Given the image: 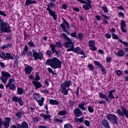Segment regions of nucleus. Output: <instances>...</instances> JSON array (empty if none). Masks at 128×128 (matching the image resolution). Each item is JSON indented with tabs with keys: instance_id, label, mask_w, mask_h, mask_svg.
Instances as JSON below:
<instances>
[{
	"instance_id": "nucleus-1",
	"label": "nucleus",
	"mask_w": 128,
	"mask_h": 128,
	"mask_svg": "<svg viewBox=\"0 0 128 128\" xmlns=\"http://www.w3.org/2000/svg\"><path fill=\"white\" fill-rule=\"evenodd\" d=\"M46 64L50 66L54 70H56V68H62V62L58 58L54 57L52 58L46 60Z\"/></svg>"
},
{
	"instance_id": "nucleus-2",
	"label": "nucleus",
	"mask_w": 128,
	"mask_h": 128,
	"mask_svg": "<svg viewBox=\"0 0 128 128\" xmlns=\"http://www.w3.org/2000/svg\"><path fill=\"white\" fill-rule=\"evenodd\" d=\"M72 84V81L70 80H66L64 82H62L60 84L61 88L60 89V90L61 92L63 94H64V96H68V91L70 90V88H68L66 89V88H70Z\"/></svg>"
},
{
	"instance_id": "nucleus-3",
	"label": "nucleus",
	"mask_w": 128,
	"mask_h": 128,
	"mask_svg": "<svg viewBox=\"0 0 128 128\" xmlns=\"http://www.w3.org/2000/svg\"><path fill=\"white\" fill-rule=\"evenodd\" d=\"M0 32L2 34V32H12V30H10V27L8 24L0 18Z\"/></svg>"
},
{
	"instance_id": "nucleus-4",
	"label": "nucleus",
	"mask_w": 128,
	"mask_h": 128,
	"mask_svg": "<svg viewBox=\"0 0 128 128\" xmlns=\"http://www.w3.org/2000/svg\"><path fill=\"white\" fill-rule=\"evenodd\" d=\"M63 46L68 48L66 50L67 52H72L74 48V43L70 38L66 40V42L63 43Z\"/></svg>"
},
{
	"instance_id": "nucleus-5",
	"label": "nucleus",
	"mask_w": 128,
	"mask_h": 128,
	"mask_svg": "<svg viewBox=\"0 0 128 128\" xmlns=\"http://www.w3.org/2000/svg\"><path fill=\"white\" fill-rule=\"evenodd\" d=\"M116 113L120 116H125L126 118H128V110L122 106H120V109H118L116 110Z\"/></svg>"
},
{
	"instance_id": "nucleus-6",
	"label": "nucleus",
	"mask_w": 128,
	"mask_h": 128,
	"mask_svg": "<svg viewBox=\"0 0 128 128\" xmlns=\"http://www.w3.org/2000/svg\"><path fill=\"white\" fill-rule=\"evenodd\" d=\"M106 118L108 120H110V122H112L115 124H118V116L114 114H108L106 116Z\"/></svg>"
},
{
	"instance_id": "nucleus-7",
	"label": "nucleus",
	"mask_w": 128,
	"mask_h": 128,
	"mask_svg": "<svg viewBox=\"0 0 128 128\" xmlns=\"http://www.w3.org/2000/svg\"><path fill=\"white\" fill-rule=\"evenodd\" d=\"M77 2H79L80 4H84L83 8L86 10H90V8H92V2L90 0H87V2L84 0H77Z\"/></svg>"
},
{
	"instance_id": "nucleus-8",
	"label": "nucleus",
	"mask_w": 128,
	"mask_h": 128,
	"mask_svg": "<svg viewBox=\"0 0 128 128\" xmlns=\"http://www.w3.org/2000/svg\"><path fill=\"white\" fill-rule=\"evenodd\" d=\"M12 119L10 117H6L5 118V121H3L2 118H0V128L2 126H4L5 128H10V121Z\"/></svg>"
},
{
	"instance_id": "nucleus-9",
	"label": "nucleus",
	"mask_w": 128,
	"mask_h": 128,
	"mask_svg": "<svg viewBox=\"0 0 128 128\" xmlns=\"http://www.w3.org/2000/svg\"><path fill=\"white\" fill-rule=\"evenodd\" d=\"M62 20L64 22V23H62L60 24V27L62 28L63 32H66V34H68L69 32L68 30H70V24L64 18H62Z\"/></svg>"
},
{
	"instance_id": "nucleus-10",
	"label": "nucleus",
	"mask_w": 128,
	"mask_h": 128,
	"mask_svg": "<svg viewBox=\"0 0 128 128\" xmlns=\"http://www.w3.org/2000/svg\"><path fill=\"white\" fill-rule=\"evenodd\" d=\"M1 76H2L0 78V80L5 84H6V82H8V78H10L11 76L10 74L8 72H1Z\"/></svg>"
},
{
	"instance_id": "nucleus-11",
	"label": "nucleus",
	"mask_w": 128,
	"mask_h": 128,
	"mask_svg": "<svg viewBox=\"0 0 128 128\" xmlns=\"http://www.w3.org/2000/svg\"><path fill=\"white\" fill-rule=\"evenodd\" d=\"M33 56L35 60H42L44 58V54L42 52H38L33 50Z\"/></svg>"
},
{
	"instance_id": "nucleus-12",
	"label": "nucleus",
	"mask_w": 128,
	"mask_h": 128,
	"mask_svg": "<svg viewBox=\"0 0 128 128\" xmlns=\"http://www.w3.org/2000/svg\"><path fill=\"white\" fill-rule=\"evenodd\" d=\"M10 128H28V124L26 122L24 121L22 122V124H16V125H12L10 126Z\"/></svg>"
},
{
	"instance_id": "nucleus-13",
	"label": "nucleus",
	"mask_w": 128,
	"mask_h": 128,
	"mask_svg": "<svg viewBox=\"0 0 128 128\" xmlns=\"http://www.w3.org/2000/svg\"><path fill=\"white\" fill-rule=\"evenodd\" d=\"M12 100L14 102H18L20 106H24V102H22V96L19 98L16 96H13L12 98Z\"/></svg>"
},
{
	"instance_id": "nucleus-14",
	"label": "nucleus",
	"mask_w": 128,
	"mask_h": 128,
	"mask_svg": "<svg viewBox=\"0 0 128 128\" xmlns=\"http://www.w3.org/2000/svg\"><path fill=\"white\" fill-rule=\"evenodd\" d=\"M46 10H48V12L49 14H50L51 16H52L54 20H56V12L50 10V4L48 5V8H46Z\"/></svg>"
},
{
	"instance_id": "nucleus-15",
	"label": "nucleus",
	"mask_w": 128,
	"mask_h": 128,
	"mask_svg": "<svg viewBox=\"0 0 128 128\" xmlns=\"http://www.w3.org/2000/svg\"><path fill=\"white\" fill-rule=\"evenodd\" d=\"M50 46L51 48L52 54H54V52H56V46H58V48H62V43L60 42H56V45L51 44H50Z\"/></svg>"
},
{
	"instance_id": "nucleus-16",
	"label": "nucleus",
	"mask_w": 128,
	"mask_h": 128,
	"mask_svg": "<svg viewBox=\"0 0 128 128\" xmlns=\"http://www.w3.org/2000/svg\"><path fill=\"white\" fill-rule=\"evenodd\" d=\"M33 70L34 68L32 66L26 65L24 68L25 74H30Z\"/></svg>"
},
{
	"instance_id": "nucleus-17",
	"label": "nucleus",
	"mask_w": 128,
	"mask_h": 128,
	"mask_svg": "<svg viewBox=\"0 0 128 128\" xmlns=\"http://www.w3.org/2000/svg\"><path fill=\"white\" fill-rule=\"evenodd\" d=\"M32 84L35 86V90H38L42 87V84L40 82L34 80L32 82Z\"/></svg>"
},
{
	"instance_id": "nucleus-18",
	"label": "nucleus",
	"mask_w": 128,
	"mask_h": 128,
	"mask_svg": "<svg viewBox=\"0 0 128 128\" xmlns=\"http://www.w3.org/2000/svg\"><path fill=\"white\" fill-rule=\"evenodd\" d=\"M72 52L78 54H84V50H82L80 47H76L75 48H74Z\"/></svg>"
},
{
	"instance_id": "nucleus-19",
	"label": "nucleus",
	"mask_w": 128,
	"mask_h": 128,
	"mask_svg": "<svg viewBox=\"0 0 128 128\" xmlns=\"http://www.w3.org/2000/svg\"><path fill=\"white\" fill-rule=\"evenodd\" d=\"M74 112L78 118H80V116H82V110H80V108H75L74 110Z\"/></svg>"
},
{
	"instance_id": "nucleus-20",
	"label": "nucleus",
	"mask_w": 128,
	"mask_h": 128,
	"mask_svg": "<svg viewBox=\"0 0 128 128\" xmlns=\"http://www.w3.org/2000/svg\"><path fill=\"white\" fill-rule=\"evenodd\" d=\"M121 30L123 32H126V24L124 20H122L120 23Z\"/></svg>"
},
{
	"instance_id": "nucleus-21",
	"label": "nucleus",
	"mask_w": 128,
	"mask_h": 128,
	"mask_svg": "<svg viewBox=\"0 0 128 128\" xmlns=\"http://www.w3.org/2000/svg\"><path fill=\"white\" fill-rule=\"evenodd\" d=\"M116 90L114 89L108 92V94L107 98H108H108H110V100H114V98L115 96H114V94L112 92H116Z\"/></svg>"
},
{
	"instance_id": "nucleus-22",
	"label": "nucleus",
	"mask_w": 128,
	"mask_h": 128,
	"mask_svg": "<svg viewBox=\"0 0 128 128\" xmlns=\"http://www.w3.org/2000/svg\"><path fill=\"white\" fill-rule=\"evenodd\" d=\"M114 54L118 58H122L124 56V51L122 50H118V52H114Z\"/></svg>"
},
{
	"instance_id": "nucleus-23",
	"label": "nucleus",
	"mask_w": 128,
	"mask_h": 128,
	"mask_svg": "<svg viewBox=\"0 0 128 128\" xmlns=\"http://www.w3.org/2000/svg\"><path fill=\"white\" fill-rule=\"evenodd\" d=\"M88 44L90 48H89L90 50H96V47L94 46V41H89Z\"/></svg>"
},
{
	"instance_id": "nucleus-24",
	"label": "nucleus",
	"mask_w": 128,
	"mask_h": 128,
	"mask_svg": "<svg viewBox=\"0 0 128 128\" xmlns=\"http://www.w3.org/2000/svg\"><path fill=\"white\" fill-rule=\"evenodd\" d=\"M86 104V102H82L78 104V106L82 110H86V108L84 107Z\"/></svg>"
},
{
	"instance_id": "nucleus-25",
	"label": "nucleus",
	"mask_w": 128,
	"mask_h": 128,
	"mask_svg": "<svg viewBox=\"0 0 128 128\" xmlns=\"http://www.w3.org/2000/svg\"><path fill=\"white\" fill-rule=\"evenodd\" d=\"M38 4L36 0H26L24 6H28L30 4Z\"/></svg>"
},
{
	"instance_id": "nucleus-26",
	"label": "nucleus",
	"mask_w": 128,
	"mask_h": 128,
	"mask_svg": "<svg viewBox=\"0 0 128 128\" xmlns=\"http://www.w3.org/2000/svg\"><path fill=\"white\" fill-rule=\"evenodd\" d=\"M40 116L44 118V120H50V118H52L50 114H41Z\"/></svg>"
},
{
	"instance_id": "nucleus-27",
	"label": "nucleus",
	"mask_w": 128,
	"mask_h": 128,
	"mask_svg": "<svg viewBox=\"0 0 128 128\" xmlns=\"http://www.w3.org/2000/svg\"><path fill=\"white\" fill-rule=\"evenodd\" d=\"M103 126L106 128H110L108 122L106 120H104L101 122Z\"/></svg>"
},
{
	"instance_id": "nucleus-28",
	"label": "nucleus",
	"mask_w": 128,
	"mask_h": 128,
	"mask_svg": "<svg viewBox=\"0 0 128 128\" xmlns=\"http://www.w3.org/2000/svg\"><path fill=\"white\" fill-rule=\"evenodd\" d=\"M50 104L51 106H58L60 104V102L56 100L50 99Z\"/></svg>"
},
{
	"instance_id": "nucleus-29",
	"label": "nucleus",
	"mask_w": 128,
	"mask_h": 128,
	"mask_svg": "<svg viewBox=\"0 0 128 128\" xmlns=\"http://www.w3.org/2000/svg\"><path fill=\"white\" fill-rule=\"evenodd\" d=\"M36 102H37L40 106H42L44 102V98L42 97L40 99H38Z\"/></svg>"
},
{
	"instance_id": "nucleus-30",
	"label": "nucleus",
	"mask_w": 128,
	"mask_h": 128,
	"mask_svg": "<svg viewBox=\"0 0 128 128\" xmlns=\"http://www.w3.org/2000/svg\"><path fill=\"white\" fill-rule=\"evenodd\" d=\"M6 88H8L10 90H14L16 89V85L14 84H7L6 85Z\"/></svg>"
},
{
	"instance_id": "nucleus-31",
	"label": "nucleus",
	"mask_w": 128,
	"mask_h": 128,
	"mask_svg": "<svg viewBox=\"0 0 128 128\" xmlns=\"http://www.w3.org/2000/svg\"><path fill=\"white\" fill-rule=\"evenodd\" d=\"M99 97L100 98H103L104 100H106V102H108V98L106 95L102 93H99Z\"/></svg>"
},
{
	"instance_id": "nucleus-32",
	"label": "nucleus",
	"mask_w": 128,
	"mask_h": 128,
	"mask_svg": "<svg viewBox=\"0 0 128 128\" xmlns=\"http://www.w3.org/2000/svg\"><path fill=\"white\" fill-rule=\"evenodd\" d=\"M33 96L35 98L36 101H37L38 100H40V95L38 93H34L33 94Z\"/></svg>"
},
{
	"instance_id": "nucleus-33",
	"label": "nucleus",
	"mask_w": 128,
	"mask_h": 128,
	"mask_svg": "<svg viewBox=\"0 0 128 128\" xmlns=\"http://www.w3.org/2000/svg\"><path fill=\"white\" fill-rule=\"evenodd\" d=\"M0 58H2V60H6V54L2 52H0Z\"/></svg>"
},
{
	"instance_id": "nucleus-34",
	"label": "nucleus",
	"mask_w": 128,
	"mask_h": 128,
	"mask_svg": "<svg viewBox=\"0 0 128 128\" xmlns=\"http://www.w3.org/2000/svg\"><path fill=\"white\" fill-rule=\"evenodd\" d=\"M14 58L10 54L7 52L6 53V60H14Z\"/></svg>"
},
{
	"instance_id": "nucleus-35",
	"label": "nucleus",
	"mask_w": 128,
	"mask_h": 128,
	"mask_svg": "<svg viewBox=\"0 0 128 128\" xmlns=\"http://www.w3.org/2000/svg\"><path fill=\"white\" fill-rule=\"evenodd\" d=\"M76 122H84V117H82L81 118H75Z\"/></svg>"
},
{
	"instance_id": "nucleus-36",
	"label": "nucleus",
	"mask_w": 128,
	"mask_h": 128,
	"mask_svg": "<svg viewBox=\"0 0 128 128\" xmlns=\"http://www.w3.org/2000/svg\"><path fill=\"white\" fill-rule=\"evenodd\" d=\"M18 94H24V89H22V88H18Z\"/></svg>"
},
{
	"instance_id": "nucleus-37",
	"label": "nucleus",
	"mask_w": 128,
	"mask_h": 128,
	"mask_svg": "<svg viewBox=\"0 0 128 128\" xmlns=\"http://www.w3.org/2000/svg\"><path fill=\"white\" fill-rule=\"evenodd\" d=\"M88 110L89 112H91V114H92L94 112V106H88Z\"/></svg>"
},
{
	"instance_id": "nucleus-38",
	"label": "nucleus",
	"mask_w": 128,
	"mask_h": 128,
	"mask_svg": "<svg viewBox=\"0 0 128 128\" xmlns=\"http://www.w3.org/2000/svg\"><path fill=\"white\" fill-rule=\"evenodd\" d=\"M83 38H84V35H82V34L79 33L78 34V35L77 36V37H76V38H77V40H82Z\"/></svg>"
},
{
	"instance_id": "nucleus-39",
	"label": "nucleus",
	"mask_w": 128,
	"mask_h": 128,
	"mask_svg": "<svg viewBox=\"0 0 128 128\" xmlns=\"http://www.w3.org/2000/svg\"><path fill=\"white\" fill-rule=\"evenodd\" d=\"M58 114L59 116H66V110H62L58 112Z\"/></svg>"
},
{
	"instance_id": "nucleus-40",
	"label": "nucleus",
	"mask_w": 128,
	"mask_h": 128,
	"mask_svg": "<svg viewBox=\"0 0 128 128\" xmlns=\"http://www.w3.org/2000/svg\"><path fill=\"white\" fill-rule=\"evenodd\" d=\"M28 50V47L26 45H25L24 50H23V54H26Z\"/></svg>"
},
{
	"instance_id": "nucleus-41",
	"label": "nucleus",
	"mask_w": 128,
	"mask_h": 128,
	"mask_svg": "<svg viewBox=\"0 0 128 128\" xmlns=\"http://www.w3.org/2000/svg\"><path fill=\"white\" fill-rule=\"evenodd\" d=\"M14 84V79L12 78H10L8 80V84Z\"/></svg>"
},
{
	"instance_id": "nucleus-42",
	"label": "nucleus",
	"mask_w": 128,
	"mask_h": 128,
	"mask_svg": "<svg viewBox=\"0 0 128 128\" xmlns=\"http://www.w3.org/2000/svg\"><path fill=\"white\" fill-rule=\"evenodd\" d=\"M62 38H65L66 40H68L70 38L68 36H66V34L65 33H62Z\"/></svg>"
},
{
	"instance_id": "nucleus-43",
	"label": "nucleus",
	"mask_w": 128,
	"mask_h": 128,
	"mask_svg": "<svg viewBox=\"0 0 128 128\" xmlns=\"http://www.w3.org/2000/svg\"><path fill=\"white\" fill-rule=\"evenodd\" d=\"M16 116L17 118H20L22 116V114L20 112H18L16 114Z\"/></svg>"
},
{
	"instance_id": "nucleus-44",
	"label": "nucleus",
	"mask_w": 128,
	"mask_h": 128,
	"mask_svg": "<svg viewBox=\"0 0 128 128\" xmlns=\"http://www.w3.org/2000/svg\"><path fill=\"white\" fill-rule=\"evenodd\" d=\"M35 80L38 82L40 80V75L38 74V73L36 72L35 75Z\"/></svg>"
},
{
	"instance_id": "nucleus-45",
	"label": "nucleus",
	"mask_w": 128,
	"mask_h": 128,
	"mask_svg": "<svg viewBox=\"0 0 128 128\" xmlns=\"http://www.w3.org/2000/svg\"><path fill=\"white\" fill-rule=\"evenodd\" d=\"M94 62L95 64H96V66H98V68H100L102 66V64H100V62H98V61L95 60L94 61Z\"/></svg>"
},
{
	"instance_id": "nucleus-46",
	"label": "nucleus",
	"mask_w": 128,
	"mask_h": 128,
	"mask_svg": "<svg viewBox=\"0 0 128 128\" xmlns=\"http://www.w3.org/2000/svg\"><path fill=\"white\" fill-rule=\"evenodd\" d=\"M118 42H122V44H124V46H127L128 48V42H123L120 39H118Z\"/></svg>"
},
{
	"instance_id": "nucleus-47",
	"label": "nucleus",
	"mask_w": 128,
	"mask_h": 128,
	"mask_svg": "<svg viewBox=\"0 0 128 128\" xmlns=\"http://www.w3.org/2000/svg\"><path fill=\"white\" fill-rule=\"evenodd\" d=\"M28 46H30V48H35L36 45H34V42H30L28 43Z\"/></svg>"
},
{
	"instance_id": "nucleus-48",
	"label": "nucleus",
	"mask_w": 128,
	"mask_h": 128,
	"mask_svg": "<svg viewBox=\"0 0 128 128\" xmlns=\"http://www.w3.org/2000/svg\"><path fill=\"white\" fill-rule=\"evenodd\" d=\"M100 68H101V70L102 74H106V68L102 66Z\"/></svg>"
},
{
	"instance_id": "nucleus-49",
	"label": "nucleus",
	"mask_w": 128,
	"mask_h": 128,
	"mask_svg": "<svg viewBox=\"0 0 128 128\" xmlns=\"http://www.w3.org/2000/svg\"><path fill=\"white\" fill-rule=\"evenodd\" d=\"M88 68H90V70H94V65H92V64H88Z\"/></svg>"
},
{
	"instance_id": "nucleus-50",
	"label": "nucleus",
	"mask_w": 128,
	"mask_h": 128,
	"mask_svg": "<svg viewBox=\"0 0 128 128\" xmlns=\"http://www.w3.org/2000/svg\"><path fill=\"white\" fill-rule=\"evenodd\" d=\"M84 124L86 126H90V122L88 120L84 121Z\"/></svg>"
},
{
	"instance_id": "nucleus-51",
	"label": "nucleus",
	"mask_w": 128,
	"mask_h": 128,
	"mask_svg": "<svg viewBox=\"0 0 128 128\" xmlns=\"http://www.w3.org/2000/svg\"><path fill=\"white\" fill-rule=\"evenodd\" d=\"M64 128H74L70 124H67L64 126Z\"/></svg>"
},
{
	"instance_id": "nucleus-52",
	"label": "nucleus",
	"mask_w": 128,
	"mask_h": 128,
	"mask_svg": "<svg viewBox=\"0 0 128 128\" xmlns=\"http://www.w3.org/2000/svg\"><path fill=\"white\" fill-rule=\"evenodd\" d=\"M102 9L104 12H108V8L106 6H102Z\"/></svg>"
},
{
	"instance_id": "nucleus-53",
	"label": "nucleus",
	"mask_w": 128,
	"mask_h": 128,
	"mask_svg": "<svg viewBox=\"0 0 128 128\" xmlns=\"http://www.w3.org/2000/svg\"><path fill=\"white\" fill-rule=\"evenodd\" d=\"M47 70L49 72H50V74H52L53 75H54V71H52V68H48Z\"/></svg>"
},
{
	"instance_id": "nucleus-54",
	"label": "nucleus",
	"mask_w": 128,
	"mask_h": 128,
	"mask_svg": "<svg viewBox=\"0 0 128 128\" xmlns=\"http://www.w3.org/2000/svg\"><path fill=\"white\" fill-rule=\"evenodd\" d=\"M112 38L114 40H118V37L116 34H112Z\"/></svg>"
},
{
	"instance_id": "nucleus-55",
	"label": "nucleus",
	"mask_w": 128,
	"mask_h": 128,
	"mask_svg": "<svg viewBox=\"0 0 128 128\" xmlns=\"http://www.w3.org/2000/svg\"><path fill=\"white\" fill-rule=\"evenodd\" d=\"M70 36H72V38H76V32H74L71 33Z\"/></svg>"
},
{
	"instance_id": "nucleus-56",
	"label": "nucleus",
	"mask_w": 128,
	"mask_h": 128,
	"mask_svg": "<svg viewBox=\"0 0 128 128\" xmlns=\"http://www.w3.org/2000/svg\"><path fill=\"white\" fill-rule=\"evenodd\" d=\"M8 46H10V44H4L3 46H2V50H6V48H8Z\"/></svg>"
},
{
	"instance_id": "nucleus-57",
	"label": "nucleus",
	"mask_w": 128,
	"mask_h": 128,
	"mask_svg": "<svg viewBox=\"0 0 128 128\" xmlns=\"http://www.w3.org/2000/svg\"><path fill=\"white\" fill-rule=\"evenodd\" d=\"M116 74L117 76H122V72L120 70H117L116 71Z\"/></svg>"
},
{
	"instance_id": "nucleus-58",
	"label": "nucleus",
	"mask_w": 128,
	"mask_h": 128,
	"mask_svg": "<svg viewBox=\"0 0 128 128\" xmlns=\"http://www.w3.org/2000/svg\"><path fill=\"white\" fill-rule=\"evenodd\" d=\"M55 122H60V124H62V122H64L63 120L62 119H54Z\"/></svg>"
},
{
	"instance_id": "nucleus-59",
	"label": "nucleus",
	"mask_w": 128,
	"mask_h": 128,
	"mask_svg": "<svg viewBox=\"0 0 128 128\" xmlns=\"http://www.w3.org/2000/svg\"><path fill=\"white\" fill-rule=\"evenodd\" d=\"M74 102L72 100H69V105L72 106H74Z\"/></svg>"
},
{
	"instance_id": "nucleus-60",
	"label": "nucleus",
	"mask_w": 128,
	"mask_h": 128,
	"mask_svg": "<svg viewBox=\"0 0 128 128\" xmlns=\"http://www.w3.org/2000/svg\"><path fill=\"white\" fill-rule=\"evenodd\" d=\"M106 60L107 62L110 63V62H112V58H110L108 56L106 57Z\"/></svg>"
},
{
	"instance_id": "nucleus-61",
	"label": "nucleus",
	"mask_w": 128,
	"mask_h": 128,
	"mask_svg": "<svg viewBox=\"0 0 128 128\" xmlns=\"http://www.w3.org/2000/svg\"><path fill=\"white\" fill-rule=\"evenodd\" d=\"M46 54L48 56H52V50H48L46 52Z\"/></svg>"
},
{
	"instance_id": "nucleus-62",
	"label": "nucleus",
	"mask_w": 128,
	"mask_h": 128,
	"mask_svg": "<svg viewBox=\"0 0 128 128\" xmlns=\"http://www.w3.org/2000/svg\"><path fill=\"white\" fill-rule=\"evenodd\" d=\"M106 102L104 100L98 102V104H106Z\"/></svg>"
},
{
	"instance_id": "nucleus-63",
	"label": "nucleus",
	"mask_w": 128,
	"mask_h": 128,
	"mask_svg": "<svg viewBox=\"0 0 128 128\" xmlns=\"http://www.w3.org/2000/svg\"><path fill=\"white\" fill-rule=\"evenodd\" d=\"M0 16H6V14L3 11L0 10Z\"/></svg>"
},
{
	"instance_id": "nucleus-64",
	"label": "nucleus",
	"mask_w": 128,
	"mask_h": 128,
	"mask_svg": "<svg viewBox=\"0 0 128 128\" xmlns=\"http://www.w3.org/2000/svg\"><path fill=\"white\" fill-rule=\"evenodd\" d=\"M42 92L43 94H48L49 92L48 90H42Z\"/></svg>"
}]
</instances>
